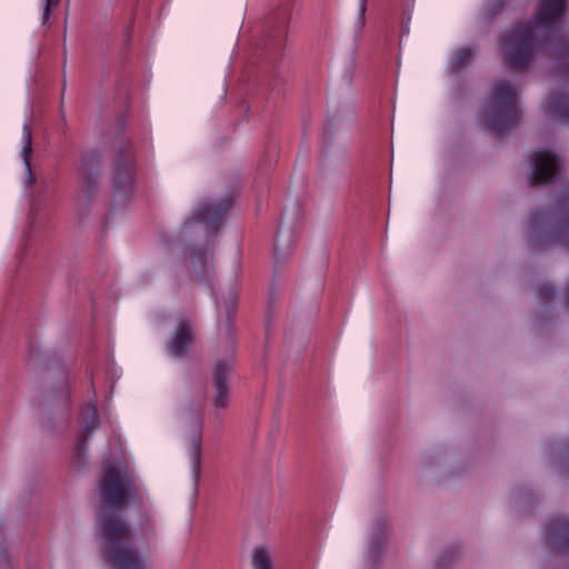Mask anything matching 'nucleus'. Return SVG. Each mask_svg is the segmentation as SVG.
<instances>
[{
	"label": "nucleus",
	"instance_id": "17",
	"mask_svg": "<svg viewBox=\"0 0 569 569\" xmlns=\"http://www.w3.org/2000/svg\"><path fill=\"white\" fill-rule=\"evenodd\" d=\"M192 264L197 272H207L211 266L212 253L209 250H202L201 252H193Z\"/></svg>",
	"mask_w": 569,
	"mask_h": 569
},
{
	"label": "nucleus",
	"instance_id": "10",
	"mask_svg": "<svg viewBox=\"0 0 569 569\" xmlns=\"http://www.w3.org/2000/svg\"><path fill=\"white\" fill-rule=\"evenodd\" d=\"M32 156V132L29 124L22 126L21 133V149L20 158L24 166V183L31 184L36 181V176L32 173L30 159Z\"/></svg>",
	"mask_w": 569,
	"mask_h": 569
},
{
	"label": "nucleus",
	"instance_id": "1",
	"mask_svg": "<svg viewBox=\"0 0 569 569\" xmlns=\"http://www.w3.org/2000/svg\"><path fill=\"white\" fill-rule=\"evenodd\" d=\"M569 0H538L531 20L501 34L500 50L508 67L525 69L535 54L553 61L557 72L569 82V33L565 18Z\"/></svg>",
	"mask_w": 569,
	"mask_h": 569
},
{
	"label": "nucleus",
	"instance_id": "23",
	"mask_svg": "<svg viewBox=\"0 0 569 569\" xmlns=\"http://www.w3.org/2000/svg\"><path fill=\"white\" fill-rule=\"evenodd\" d=\"M448 553L450 555V557H452L455 552L452 550H449Z\"/></svg>",
	"mask_w": 569,
	"mask_h": 569
},
{
	"label": "nucleus",
	"instance_id": "2",
	"mask_svg": "<svg viewBox=\"0 0 569 569\" xmlns=\"http://www.w3.org/2000/svg\"><path fill=\"white\" fill-rule=\"evenodd\" d=\"M130 493L132 485L127 470L120 465L106 467L99 485L104 550L114 569H150L147 558L130 547L128 528L119 513Z\"/></svg>",
	"mask_w": 569,
	"mask_h": 569
},
{
	"label": "nucleus",
	"instance_id": "12",
	"mask_svg": "<svg viewBox=\"0 0 569 569\" xmlns=\"http://www.w3.org/2000/svg\"><path fill=\"white\" fill-rule=\"evenodd\" d=\"M228 207V203H206L202 204L194 213L192 219L204 224H214L221 214Z\"/></svg>",
	"mask_w": 569,
	"mask_h": 569
},
{
	"label": "nucleus",
	"instance_id": "3",
	"mask_svg": "<svg viewBox=\"0 0 569 569\" xmlns=\"http://www.w3.org/2000/svg\"><path fill=\"white\" fill-rule=\"evenodd\" d=\"M546 113L569 126V94L552 92L546 101ZM530 246L533 250L560 247L569 250V184L558 196L555 211L541 210L530 217Z\"/></svg>",
	"mask_w": 569,
	"mask_h": 569
},
{
	"label": "nucleus",
	"instance_id": "22",
	"mask_svg": "<svg viewBox=\"0 0 569 569\" xmlns=\"http://www.w3.org/2000/svg\"><path fill=\"white\" fill-rule=\"evenodd\" d=\"M446 562H447V560H445V556H443V555H441V556H440V558H439L438 566H439V567H442V566H445V565H446ZM448 562H449V559H448Z\"/></svg>",
	"mask_w": 569,
	"mask_h": 569
},
{
	"label": "nucleus",
	"instance_id": "15",
	"mask_svg": "<svg viewBox=\"0 0 569 569\" xmlns=\"http://www.w3.org/2000/svg\"><path fill=\"white\" fill-rule=\"evenodd\" d=\"M201 439L200 435H198L193 441V445L190 449L189 456H190V463H191V470L193 473L194 480L199 478L200 475V465H201Z\"/></svg>",
	"mask_w": 569,
	"mask_h": 569
},
{
	"label": "nucleus",
	"instance_id": "7",
	"mask_svg": "<svg viewBox=\"0 0 569 569\" xmlns=\"http://www.w3.org/2000/svg\"><path fill=\"white\" fill-rule=\"evenodd\" d=\"M193 342V327L189 320H180L167 343V353L173 358L183 357Z\"/></svg>",
	"mask_w": 569,
	"mask_h": 569
},
{
	"label": "nucleus",
	"instance_id": "6",
	"mask_svg": "<svg viewBox=\"0 0 569 569\" xmlns=\"http://www.w3.org/2000/svg\"><path fill=\"white\" fill-rule=\"evenodd\" d=\"M529 184L531 187L555 184L561 179L562 159L548 149H539L532 154Z\"/></svg>",
	"mask_w": 569,
	"mask_h": 569
},
{
	"label": "nucleus",
	"instance_id": "13",
	"mask_svg": "<svg viewBox=\"0 0 569 569\" xmlns=\"http://www.w3.org/2000/svg\"><path fill=\"white\" fill-rule=\"evenodd\" d=\"M253 569H272L271 551L266 545H258L252 551Z\"/></svg>",
	"mask_w": 569,
	"mask_h": 569
},
{
	"label": "nucleus",
	"instance_id": "20",
	"mask_svg": "<svg viewBox=\"0 0 569 569\" xmlns=\"http://www.w3.org/2000/svg\"><path fill=\"white\" fill-rule=\"evenodd\" d=\"M224 307H226V313L228 317H230L231 312L234 311L236 307H237V298L236 296L231 295L226 301H224Z\"/></svg>",
	"mask_w": 569,
	"mask_h": 569
},
{
	"label": "nucleus",
	"instance_id": "21",
	"mask_svg": "<svg viewBox=\"0 0 569 569\" xmlns=\"http://www.w3.org/2000/svg\"><path fill=\"white\" fill-rule=\"evenodd\" d=\"M365 11H366V4H365V1L362 0V1L360 2V7H359V14H360L361 24H363V14H365Z\"/></svg>",
	"mask_w": 569,
	"mask_h": 569
},
{
	"label": "nucleus",
	"instance_id": "4",
	"mask_svg": "<svg viewBox=\"0 0 569 569\" xmlns=\"http://www.w3.org/2000/svg\"><path fill=\"white\" fill-rule=\"evenodd\" d=\"M521 111L517 92L507 81L496 82L481 113V121L497 138L515 129L520 122Z\"/></svg>",
	"mask_w": 569,
	"mask_h": 569
},
{
	"label": "nucleus",
	"instance_id": "5",
	"mask_svg": "<svg viewBox=\"0 0 569 569\" xmlns=\"http://www.w3.org/2000/svg\"><path fill=\"white\" fill-rule=\"evenodd\" d=\"M391 539V522L388 510H377L372 513L367 540L365 559L371 565H378L387 555Z\"/></svg>",
	"mask_w": 569,
	"mask_h": 569
},
{
	"label": "nucleus",
	"instance_id": "16",
	"mask_svg": "<svg viewBox=\"0 0 569 569\" xmlns=\"http://www.w3.org/2000/svg\"><path fill=\"white\" fill-rule=\"evenodd\" d=\"M473 51L469 47H462L458 49L450 61V68L453 71H458L466 66V63L472 58Z\"/></svg>",
	"mask_w": 569,
	"mask_h": 569
},
{
	"label": "nucleus",
	"instance_id": "14",
	"mask_svg": "<svg viewBox=\"0 0 569 569\" xmlns=\"http://www.w3.org/2000/svg\"><path fill=\"white\" fill-rule=\"evenodd\" d=\"M509 0H486L481 10V17L486 22H491L506 8Z\"/></svg>",
	"mask_w": 569,
	"mask_h": 569
},
{
	"label": "nucleus",
	"instance_id": "8",
	"mask_svg": "<svg viewBox=\"0 0 569 569\" xmlns=\"http://www.w3.org/2000/svg\"><path fill=\"white\" fill-rule=\"evenodd\" d=\"M546 539L548 546L557 552L569 550V518H551L546 527Z\"/></svg>",
	"mask_w": 569,
	"mask_h": 569
},
{
	"label": "nucleus",
	"instance_id": "18",
	"mask_svg": "<svg viewBox=\"0 0 569 569\" xmlns=\"http://www.w3.org/2000/svg\"><path fill=\"white\" fill-rule=\"evenodd\" d=\"M536 293L542 302H548L552 299L555 290L551 284L543 282L537 287Z\"/></svg>",
	"mask_w": 569,
	"mask_h": 569
},
{
	"label": "nucleus",
	"instance_id": "9",
	"mask_svg": "<svg viewBox=\"0 0 569 569\" xmlns=\"http://www.w3.org/2000/svg\"><path fill=\"white\" fill-rule=\"evenodd\" d=\"M231 362H219L213 367V387L214 395L212 399L213 407L224 409L229 405V388L227 382L228 372L231 370Z\"/></svg>",
	"mask_w": 569,
	"mask_h": 569
},
{
	"label": "nucleus",
	"instance_id": "19",
	"mask_svg": "<svg viewBox=\"0 0 569 569\" xmlns=\"http://www.w3.org/2000/svg\"><path fill=\"white\" fill-rule=\"evenodd\" d=\"M42 6V21L46 22L49 19L50 10L58 6L60 0H40Z\"/></svg>",
	"mask_w": 569,
	"mask_h": 569
},
{
	"label": "nucleus",
	"instance_id": "11",
	"mask_svg": "<svg viewBox=\"0 0 569 569\" xmlns=\"http://www.w3.org/2000/svg\"><path fill=\"white\" fill-rule=\"evenodd\" d=\"M81 431L78 439V446L81 448L87 441L88 437L97 428V410L93 403H88L80 417Z\"/></svg>",
	"mask_w": 569,
	"mask_h": 569
}]
</instances>
